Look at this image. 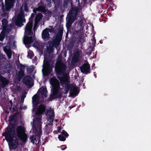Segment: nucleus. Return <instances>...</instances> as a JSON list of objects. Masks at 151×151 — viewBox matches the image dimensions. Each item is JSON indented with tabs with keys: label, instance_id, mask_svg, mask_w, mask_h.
Segmentation results:
<instances>
[{
	"label": "nucleus",
	"instance_id": "58836bf2",
	"mask_svg": "<svg viewBox=\"0 0 151 151\" xmlns=\"http://www.w3.org/2000/svg\"><path fill=\"white\" fill-rule=\"evenodd\" d=\"M12 109L13 110H14V108H13Z\"/></svg>",
	"mask_w": 151,
	"mask_h": 151
},
{
	"label": "nucleus",
	"instance_id": "72a5a7b5",
	"mask_svg": "<svg viewBox=\"0 0 151 151\" xmlns=\"http://www.w3.org/2000/svg\"><path fill=\"white\" fill-rule=\"evenodd\" d=\"M89 25H91V26L92 27V28H93V26L92 25H91L90 24H89Z\"/></svg>",
	"mask_w": 151,
	"mask_h": 151
},
{
	"label": "nucleus",
	"instance_id": "4468645a",
	"mask_svg": "<svg viewBox=\"0 0 151 151\" xmlns=\"http://www.w3.org/2000/svg\"><path fill=\"white\" fill-rule=\"evenodd\" d=\"M26 69L28 72H31L33 70L34 67L33 66H31L28 68H27L26 67L22 65H21L20 70L18 74V75L20 77H21L24 75L23 70Z\"/></svg>",
	"mask_w": 151,
	"mask_h": 151
},
{
	"label": "nucleus",
	"instance_id": "6e6552de",
	"mask_svg": "<svg viewBox=\"0 0 151 151\" xmlns=\"http://www.w3.org/2000/svg\"><path fill=\"white\" fill-rule=\"evenodd\" d=\"M16 1V0H5V6H3L2 7L3 13L4 17L8 15V13L6 12L10 11V9L13 7Z\"/></svg>",
	"mask_w": 151,
	"mask_h": 151
},
{
	"label": "nucleus",
	"instance_id": "7c9ffc66",
	"mask_svg": "<svg viewBox=\"0 0 151 151\" xmlns=\"http://www.w3.org/2000/svg\"><path fill=\"white\" fill-rule=\"evenodd\" d=\"M14 117L12 116L10 117V118L9 119V120L10 121H12L14 119Z\"/></svg>",
	"mask_w": 151,
	"mask_h": 151
},
{
	"label": "nucleus",
	"instance_id": "79ce46f5",
	"mask_svg": "<svg viewBox=\"0 0 151 151\" xmlns=\"http://www.w3.org/2000/svg\"><path fill=\"white\" fill-rule=\"evenodd\" d=\"M65 148H66V147L65 146Z\"/></svg>",
	"mask_w": 151,
	"mask_h": 151
},
{
	"label": "nucleus",
	"instance_id": "0eeeda50",
	"mask_svg": "<svg viewBox=\"0 0 151 151\" xmlns=\"http://www.w3.org/2000/svg\"><path fill=\"white\" fill-rule=\"evenodd\" d=\"M50 83L53 87L52 91V95L55 97H58V92L59 87V81L56 79L55 77H53L51 78Z\"/></svg>",
	"mask_w": 151,
	"mask_h": 151
},
{
	"label": "nucleus",
	"instance_id": "412c9836",
	"mask_svg": "<svg viewBox=\"0 0 151 151\" xmlns=\"http://www.w3.org/2000/svg\"><path fill=\"white\" fill-rule=\"evenodd\" d=\"M24 82L28 86H31L32 84V79L29 77H25L24 79Z\"/></svg>",
	"mask_w": 151,
	"mask_h": 151
},
{
	"label": "nucleus",
	"instance_id": "e433bc0d",
	"mask_svg": "<svg viewBox=\"0 0 151 151\" xmlns=\"http://www.w3.org/2000/svg\"><path fill=\"white\" fill-rule=\"evenodd\" d=\"M9 44H11V43H10V42H9Z\"/></svg>",
	"mask_w": 151,
	"mask_h": 151
},
{
	"label": "nucleus",
	"instance_id": "39448f33",
	"mask_svg": "<svg viewBox=\"0 0 151 151\" xmlns=\"http://www.w3.org/2000/svg\"><path fill=\"white\" fill-rule=\"evenodd\" d=\"M33 32L31 29H25L24 36L23 38V42L27 47H29V44L34 42L32 37Z\"/></svg>",
	"mask_w": 151,
	"mask_h": 151
},
{
	"label": "nucleus",
	"instance_id": "2eb2a0df",
	"mask_svg": "<svg viewBox=\"0 0 151 151\" xmlns=\"http://www.w3.org/2000/svg\"><path fill=\"white\" fill-rule=\"evenodd\" d=\"M38 6L37 8L34 9V12H36L37 11H41L43 12H46L47 10L46 8V5L44 4L41 2L38 4Z\"/></svg>",
	"mask_w": 151,
	"mask_h": 151
},
{
	"label": "nucleus",
	"instance_id": "20e7f679",
	"mask_svg": "<svg viewBox=\"0 0 151 151\" xmlns=\"http://www.w3.org/2000/svg\"><path fill=\"white\" fill-rule=\"evenodd\" d=\"M24 10L26 12H27V6L25 5H23L21 8L20 12L18 15L16 20V24L19 27H21L23 25V22L25 21V19L24 18Z\"/></svg>",
	"mask_w": 151,
	"mask_h": 151
},
{
	"label": "nucleus",
	"instance_id": "bb28decb",
	"mask_svg": "<svg viewBox=\"0 0 151 151\" xmlns=\"http://www.w3.org/2000/svg\"><path fill=\"white\" fill-rule=\"evenodd\" d=\"M58 138L61 141H64L65 140V138L62 136V135L60 134L59 135Z\"/></svg>",
	"mask_w": 151,
	"mask_h": 151
},
{
	"label": "nucleus",
	"instance_id": "ea45409f",
	"mask_svg": "<svg viewBox=\"0 0 151 151\" xmlns=\"http://www.w3.org/2000/svg\"><path fill=\"white\" fill-rule=\"evenodd\" d=\"M10 110H11V111H12V109H11Z\"/></svg>",
	"mask_w": 151,
	"mask_h": 151
},
{
	"label": "nucleus",
	"instance_id": "423d86ee",
	"mask_svg": "<svg viewBox=\"0 0 151 151\" xmlns=\"http://www.w3.org/2000/svg\"><path fill=\"white\" fill-rule=\"evenodd\" d=\"M77 13V9L76 8H72L67 18V22L66 24V26L67 28H69L71 27L72 24L76 19V16Z\"/></svg>",
	"mask_w": 151,
	"mask_h": 151
},
{
	"label": "nucleus",
	"instance_id": "b1692460",
	"mask_svg": "<svg viewBox=\"0 0 151 151\" xmlns=\"http://www.w3.org/2000/svg\"><path fill=\"white\" fill-rule=\"evenodd\" d=\"M42 14H39L37 15L35 18V27L34 28H35L37 27V24L42 17Z\"/></svg>",
	"mask_w": 151,
	"mask_h": 151
},
{
	"label": "nucleus",
	"instance_id": "a211bd4d",
	"mask_svg": "<svg viewBox=\"0 0 151 151\" xmlns=\"http://www.w3.org/2000/svg\"><path fill=\"white\" fill-rule=\"evenodd\" d=\"M4 52L6 54L9 59L11 58L12 55V52L9 46H6L3 48Z\"/></svg>",
	"mask_w": 151,
	"mask_h": 151
},
{
	"label": "nucleus",
	"instance_id": "ddd939ff",
	"mask_svg": "<svg viewBox=\"0 0 151 151\" xmlns=\"http://www.w3.org/2000/svg\"><path fill=\"white\" fill-rule=\"evenodd\" d=\"M55 69L56 73L59 74L65 70V67L61 61H58L56 65Z\"/></svg>",
	"mask_w": 151,
	"mask_h": 151
},
{
	"label": "nucleus",
	"instance_id": "dca6fc26",
	"mask_svg": "<svg viewBox=\"0 0 151 151\" xmlns=\"http://www.w3.org/2000/svg\"><path fill=\"white\" fill-rule=\"evenodd\" d=\"M48 29H45L42 33V37L44 40L45 41L48 40L49 39Z\"/></svg>",
	"mask_w": 151,
	"mask_h": 151
},
{
	"label": "nucleus",
	"instance_id": "6ab92c4d",
	"mask_svg": "<svg viewBox=\"0 0 151 151\" xmlns=\"http://www.w3.org/2000/svg\"><path fill=\"white\" fill-rule=\"evenodd\" d=\"M40 93H41V96L43 98H46L47 96L46 88L44 87L40 88L38 92V94H40ZM39 95H40V94Z\"/></svg>",
	"mask_w": 151,
	"mask_h": 151
},
{
	"label": "nucleus",
	"instance_id": "5701e85b",
	"mask_svg": "<svg viewBox=\"0 0 151 151\" xmlns=\"http://www.w3.org/2000/svg\"><path fill=\"white\" fill-rule=\"evenodd\" d=\"M0 80L2 83V86L4 87L9 83V81L5 78H3L0 75Z\"/></svg>",
	"mask_w": 151,
	"mask_h": 151
},
{
	"label": "nucleus",
	"instance_id": "a878e982",
	"mask_svg": "<svg viewBox=\"0 0 151 151\" xmlns=\"http://www.w3.org/2000/svg\"><path fill=\"white\" fill-rule=\"evenodd\" d=\"M33 55V53L32 51H29L28 52L27 57L28 58H31Z\"/></svg>",
	"mask_w": 151,
	"mask_h": 151
},
{
	"label": "nucleus",
	"instance_id": "f3484780",
	"mask_svg": "<svg viewBox=\"0 0 151 151\" xmlns=\"http://www.w3.org/2000/svg\"><path fill=\"white\" fill-rule=\"evenodd\" d=\"M90 67L88 63L84 64L81 67V70L83 73H87L90 70Z\"/></svg>",
	"mask_w": 151,
	"mask_h": 151
},
{
	"label": "nucleus",
	"instance_id": "4be33fe9",
	"mask_svg": "<svg viewBox=\"0 0 151 151\" xmlns=\"http://www.w3.org/2000/svg\"><path fill=\"white\" fill-rule=\"evenodd\" d=\"M39 96L37 94L35 95L32 97V103L33 106L37 105L38 103Z\"/></svg>",
	"mask_w": 151,
	"mask_h": 151
},
{
	"label": "nucleus",
	"instance_id": "9b49d317",
	"mask_svg": "<svg viewBox=\"0 0 151 151\" xmlns=\"http://www.w3.org/2000/svg\"><path fill=\"white\" fill-rule=\"evenodd\" d=\"M24 131V128L22 126L19 127L17 128V132L18 136L24 142L26 141L27 139V136Z\"/></svg>",
	"mask_w": 151,
	"mask_h": 151
},
{
	"label": "nucleus",
	"instance_id": "393cba45",
	"mask_svg": "<svg viewBox=\"0 0 151 151\" xmlns=\"http://www.w3.org/2000/svg\"><path fill=\"white\" fill-rule=\"evenodd\" d=\"M5 37L4 30H3L0 34V40L2 41Z\"/></svg>",
	"mask_w": 151,
	"mask_h": 151
},
{
	"label": "nucleus",
	"instance_id": "f8f14e48",
	"mask_svg": "<svg viewBox=\"0 0 151 151\" xmlns=\"http://www.w3.org/2000/svg\"><path fill=\"white\" fill-rule=\"evenodd\" d=\"M62 34V30H59V32L58 34L56 36L55 40L53 43H50L49 46V48H47V50L48 51L49 48H50L51 50L52 49V47L54 45H58L60 43L61 40Z\"/></svg>",
	"mask_w": 151,
	"mask_h": 151
},
{
	"label": "nucleus",
	"instance_id": "c85d7f7f",
	"mask_svg": "<svg viewBox=\"0 0 151 151\" xmlns=\"http://www.w3.org/2000/svg\"><path fill=\"white\" fill-rule=\"evenodd\" d=\"M32 22H29L27 25L26 28H32Z\"/></svg>",
	"mask_w": 151,
	"mask_h": 151
},
{
	"label": "nucleus",
	"instance_id": "f03ea898",
	"mask_svg": "<svg viewBox=\"0 0 151 151\" xmlns=\"http://www.w3.org/2000/svg\"><path fill=\"white\" fill-rule=\"evenodd\" d=\"M12 126H9L3 135L5 136L6 139L8 142L9 148L10 149H16L18 145V141L15 136V132L14 128H12Z\"/></svg>",
	"mask_w": 151,
	"mask_h": 151
},
{
	"label": "nucleus",
	"instance_id": "c9c22d12",
	"mask_svg": "<svg viewBox=\"0 0 151 151\" xmlns=\"http://www.w3.org/2000/svg\"><path fill=\"white\" fill-rule=\"evenodd\" d=\"M25 96L24 95V96H22V98H23H23H25Z\"/></svg>",
	"mask_w": 151,
	"mask_h": 151
},
{
	"label": "nucleus",
	"instance_id": "c756f323",
	"mask_svg": "<svg viewBox=\"0 0 151 151\" xmlns=\"http://www.w3.org/2000/svg\"><path fill=\"white\" fill-rule=\"evenodd\" d=\"M64 135L65 137H67L68 136V134L64 130H63L62 132V134Z\"/></svg>",
	"mask_w": 151,
	"mask_h": 151
},
{
	"label": "nucleus",
	"instance_id": "f257e3e1",
	"mask_svg": "<svg viewBox=\"0 0 151 151\" xmlns=\"http://www.w3.org/2000/svg\"><path fill=\"white\" fill-rule=\"evenodd\" d=\"M45 107L43 105H40L39 107L36 112H35V110L33 109V112H35L34 118L33 119V124L32 132L37 137L35 138L34 135L30 137L31 142L33 144H35L37 145L39 142V137L41 135V114H42L45 110Z\"/></svg>",
	"mask_w": 151,
	"mask_h": 151
},
{
	"label": "nucleus",
	"instance_id": "a19ab883",
	"mask_svg": "<svg viewBox=\"0 0 151 151\" xmlns=\"http://www.w3.org/2000/svg\"><path fill=\"white\" fill-rule=\"evenodd\" d=\"M33 14H32V15H33Z\"/></svg>",
	"mask_w": 151,
	"mask_h": 151
},
{
	"label": "nucleus",
	"instance_id": "2f4dec72",
	"mask_svg": "<svg viewBox=\"0 0 151 151\" xmlns=\"http://www.w3.org/2000/svg\"><path fill=\"white\" fill-rule=\"evenodd\" d=\"M61 128L60 127H58V132H59L60 131V130H61Z\"/></svg>",
	"mask_w": 151,
	"mask_h": 151
},
{
	"label": "nucleus",
	"instance_id": "473e14b6",
	"mask_svg": "<svg viewBox=\"0 0 151 151\" xmlns=\"http://www.w3.org/2000/svg\"><path fill=\"white\" fill-rule=\"evenodd\" d=\"M13 46H14V47L15 46V43H14V42H13Z\"/></svg>",
	"mask_w": 151,
	"mask_h": 151
},
{
	"label": "nucleus",
	"instance_id": "f704fd0d",
	"mask_svg": "<svg viewBox=\"0 0 151 151\" xmlns=\"http://www.w3.org/2000/svg\"><path fill=\"white\" fill-rule=\"evenodd\" d=\"M81 24H82V27H83L82 26H83V24H82V23L81 24V23L80 25L79 24V25H81Z\"/></svg>",
	"mask_w": 151,
	"mask_h": 151
},
{
	"label": "nucleus",
	"instance_id": "cd10ccee",
	"mask_svg": "<svg viewBox=\"0 0 151 151\" xmlns=\"http://www.w3.org/2000/svg\"><path fill=\"white\" fill-rule=\"evenodd\" d=\"M79 55L78 54V55L77 53L75 54V55L73 59L74 60H75V62H76L79 59L78 56Z\"/></svg>",
	"mask_w": 151,
	"mask_h": 151
},
{
	"label": "nucleus",
	"instance_id": "7ed1b4c3",
	"mask_svg": "<svg viewBox=\"0 0 151 151\" xmlns=\"http://www.w3.org/2000/svg\"><path fill=\"white\" fill-rule=\"evenodd\" d=\"M58 77L60 80L61 83L65 85V93H67L70 90V96L75 97L78 94V92L77 87L76 86L69 84L68 77L67 75L65 76L62 78H60L58 76Z\"/></svg>",
	"mask_w": 151,
	"mask_h": 151
},
{
	"label": "nucleus",
	"instance_id": "1a4fd4ad",
	"mask_svg": "<svg viewBox=\"0 0 151 151\" xmlns=\"http://www.w3.org/2000/svg\"><path fill=\"white\" fill-rule=\"evenodd\" d=\"M47 117L49 118L47 120V124L46 125V129L47 131H49L52 125L53 119L54 118V113L53 109H50L47 110L46 114Z\"/></svg>",
	"mask_w": 151,
	"mask_h": 151
},
{
	"label": "nucleus",
	"instance_id": "aec40b11",
	"mask_svg": "<svg viewBox=\"0 0 151 151\" xmlns=\"http://www.w3.org/2000/svg\"><path fill=\"white\" fill-rule=\"evenodd\" d=\"M2 26H3V28H7L8 27H12L13 24H11L9 26L8 25V22L7 20L5 19H3L2 20Z\"/></svg>",
	"mask_w": 151,
	"mask_h": 151
},
{
	"label": "nucleus",
	"instance_id": "4c0bfd02",
	"mask_svg": "<svg viewBox=\"0 0 151 151\" xmlns=\"http://www.w3.org/2000/svg\"><path fill=\"white\" fill-rule=\"evenodd\" d=\"M0 56L1 57L2 56V55H1V54H0Z\"/></svg>",
	"mask_w": 151,
	"mask_h": 151
},
{
	"label": "nucleus",
	"instance_id": "9d476101",
	"mask_svg": "<svg viewBox=\"0 0 151 151\" xmlns=\"http://www.w3.org/2000/svg\"><path fill=\"white\" fill-rule=\"evenodd\" d=\"M42 72L44 76H47L51 73L52 67L50 65L48 62H46L45 60H44Z\"/></svg>",
	"mask_w": 151,
	"mask_h": 151
}]
</instances>
